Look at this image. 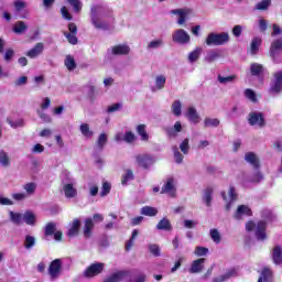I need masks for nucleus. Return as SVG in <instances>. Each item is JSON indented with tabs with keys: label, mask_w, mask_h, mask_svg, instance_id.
I'll use <instances>...</instances> for the list:
<instances>
[{
	"label": "nucleus",
	"mask_w": 282,
	"mask_h": 282,
	"mask_svg": "<svg viewBox=\"0 0 282 282\" xmlns=\"http://www.w3.org/2000/svg\"><path fill=\"white\" fill-rule=\"evenodd\" d=\"M67 3L72 6L74 12H80L83 10V2L80 0H67Z\"/></svg>",
	"instance_id": "obj_52"
},
{
	"label": "nucleus",
	"mask_w": 282,
	"mask_h": 282,
	"mask_svg": "<svg viewBox=\"0 0 282 282\" xmlns=\"http://www.w3.org/2000/svg\"><path fill=\"white\" fill-rule=\"evenodd\" d=\"M270 94L276 96L282 91V70H278L273 74V79L270 84Z\"/></svg>",
	"instance_id": "obj_6"
},
{
	"label": "nucleus",
	"mask_w": 282,
	"mask_h": 282,
	"mask_svg": "<svg viewBox=\"0 0 282 282\" xmlns=\"http://www.w3.org/2000/svg\"><path fill=\"white\" fill-rule=\"evenodd\" d=\"M282 52V39L276 40L271 45V56L276 58V55Z\"/></svg>",
	"instance_id": "obj_28"
},
{
	"label": "nucleus",
	"mask_w": 282,
	"mask_h": 282,
	"mask_svg": "<svg viewBox=\"0 0 282 282\" xmlns=\"http://www.w3.org/2000/svg\"><path fill=\"white\" fill-rule=\"evenodd\" d=\"M245 162L253 166V169H259V156L254 152H247L245 154Z\"/></svg>",
	"instance_id": "obj_19"
},
{
	"label": "nucleus",
	"mask_w": 282,
	"mask_h": 282,
	"mask_svg": "<svg viewBox=\"0 0 282 282\" xmlns=\"http://www.w3.org/2000/svg\"><path fill=\"white\" fill-rule=\"evenodd\" d=\"M64 36H66L68 43H70V45H76V43H78V37H76L75 33H67L64 32Z\"/></svg>",
	"instance_id": "obj_62"
},
{
	"label": "nucleus",
	"mask_w": 282,
	"mask_h": 282,
	"mask_svg": "<svg viewBox=\"0 0 282 282\" xmlns=\"http://www.w3.org/2000/svg\"><path fill=\"white\" fill-rule=\"evenodd\" d=\"M245 217H252V209L247 205H239L234 213V219L240 221V219H243Z\"/></svg>",
	"instance_id": "obj_12"
},
{
	"label": "nucleus",
	"mask_w": 282,
	"mask_h": 282,
	"mask_svg": "<svg viewBox=\"0 0 282 282\" xmlns=\"http://www.w3.org/2000/svg\"><path fill=\"white\" fill-rule=\"evenodd\" d=\"M221 55L217 50H210L206 53L205 61L206 63H215Z\"/></svg>",
	"instance_id": "obj_30"
},
{
	"label": "nucleus",
	"mask_w": 282,
	"mask_h": 282,
	"mask_svg": "<svg viewBox=\"0 0 282 282\" xmlns=\"http://www.w3.org/2000/svg\"><path fill=\"white\" fill-rule=\"evenodd\" d=\"M272 260L275 265H281L282 263V249L280 246L273 248Z\"/></svg>",
	"instance_id": "obj_26"
},
{
	"label": "nucleus",
	"mask_w": 282,
	"mask_h": 282,
	"mask_svg": "<svg viewBox=\"0 0 282 282\" xmlns=\"http://www.w3.org/2000/svg\"><path fill=\"white\" fill-rule=\"evenodd\" d=\"M133 180V171L131 170H126L122 178H121V184L127 185L129 184V182H131Z\"/></svg>",
	"instance_id": "obj_47"
},
{
	"label": "nucleus",
	"mask_w": 282,
	"mask_h": 282,
	"mask_svg": "<svg viewBox=\"0 0 282 282\" xmlns=\"http://www.w3.org/2000/svg\"><path fill=\"white\" fill-rule=\"evenodd\" d=\"M172 113H174L177 118L182 116V101L175 100L172 104Z\"/></svg>",
	"instance_id": "obj_46"
},
{
	"label": "nucleus",
	"mask_w": 282,
	"mask_h": 282,
	"mask_svg": "<svg viewBox=\"0 0 282 282\" xmlns=\"http://www.w3.org/2000/svg\"><path fill=\"white\" fill-rule=\"evenodd\" d=\"M204 127L208 129L209 127H219V119L217 118H205Z\"/></svg>",
	"instance_id": "obj_49"
},
{
	"label": "nucleus",
	"mask_w": 282,
	"mask_h": 282,
	"mask_svg": "<svg viewBox=\"0 0 282 282\" xmlns=\"http://www.w3.org/2000/svg\"><path fill=\"white\" fill-rule=\"evenodd\" d=\"M26 30H28V24L23 21H18L13 25V32L15 34H23V32H25Z\"/></svg>",
	"instance_id": "obj_35"
},
{
	"label": "nucleus",
	"mask_w": 282,
	"mask_h": 282,
	"mask_svg": "<svg viewBox=\"0 0 282 282\" xmlns=\"http://www.w3.org/2000/svg\"><path fill=\"white\" fill-rule=\"evenodd\" d=\"M149 250L153 257H160V246L158 245H149Z\"/></svg>",
	"instance_id": "obj_64"
},
{
	"label": "nucleus",
	"mask_w": 282,
	"mask_h": 282,
	"mask_svg": "<svg viewBox=\"0 0 282 282\" xmlns=\"http://www.w3.org/2000/svg\"><path fill=\"white\" fill-rule=\"evenodd\" d=\"M130 276L129 271H118L107 278L104 282H119V281H124V279H128Z\"/></svg>",
	"instance_id": "obj_17"
},
{
	"label": "nucleus",
	"mask_w": 282,
	"mask_h": 282,
	"mask_svg": "<svg viewBox=\"0 0 282 282\" xmlns=\"http://www.w3.org/2000/svg\"><path fill=\"white\" fill-rule=\"evenodd\" d=\"M196 257H206L208 254V248L206 247H196L194 250Z\"/></svg>",
	"instance_id": "obj_58"
},
{
	"label": "nucleus",
	"mask_w": 282,
	"mask_h": 282,
	"mask_svg": "<svg viewBox=\"0 0 282 282\" xmlns=\"http://www.w3.org/2000/svg\"><path fill=\"white\" fill-rule=\"evenodd\" d=\"M166 85V77L164 75H159L155 78V88L156 89H164Z\"/></svg>",
	"instance_id": "obj_50"
},
{
	"label": "nucleus",
	"mask_w": 282,
	"mask_h": 282,
	"mask_svg": "<svg viewBox=\"0 0 282 282\" xmlns=\"http://www.w3.org/2000/svg\"><path fill=\"white\" fill-rule=\"evenodd\" d=\"M56 231V224L54 223H48L46 226H45V235L51 237V235H54V232Z\"/></svg>",
	"instance_id": "obj_57"
},
{
	"label": "nucleus",
	"mask_w": 282,
	"mask_h": 282,
	"mask_svg": "<svg viewBox=\"0 0 282 282\" xmlns=\"http://www.w3.org/2000/svg\"><path fill=\"white\" fill-rule=\"evenodd\" d=\"M164 45V41L162 39L152 40L148 44V50H160Z\"/></svg>",
	"instance_id": "obj_45"
},
{
	"label": "nucleus",
	"mask_w": 282,
	"mask_h": 282,
	"mask_svg": "<svg viewBox=\"0 0 282 282\" xmlns=\"http://www.w3.org/2000/svg\"><path fill=\"white\" fill-rule=\"evenodd\" d=\"M43 50H45V45L40 42L26 53V56L29 58H37V56H41L43 54Z\"/></svg>",
	"instance_id": "obj_18"
},
{
	"label": "nucleus",
	"mask_w": 282,
	"mask_h": 282,
	"mask_svg": "<svg viewBox=\"0 0 282 282\" xmlns=\"http://www.w3.org/2000/svg\"><path fill=\"white\" fill-rule=\"evenodd\" d=\"M79 230H80V220L76 218L72 221L70 227L67 231V236L76 237V235H78Z\"/></svg>",
	"instance_id": "obj_24"
},
{
	"label": "nucleus",
	"mask_w": 282,
	"mask_h": 282,
	"mask_svg": "<svg viewBox=\"0 0 282 282\" xmlns=\"http://www.w3.org/2000/svg\"><path fill=\"white\" fill-rule=\"evenodd\" d=\"M7 122L8 124H10L12 129H19V127H23V119H17V120L7 119Z\"/></svg>",
	"instance_id": "obj_55"
},
{
	"label": "nucleus",
	"mask_w": 282,
	"mask_h": 282,
	"mask_svg": "<svg viewBox=\"0 0 282 282\" xmlns=\"http://www.w3.org/2000/svg\"><path fill=\"white\" fill-rule=\"evenodd\" d=\"M0 166H3L4 169L10 166V155L3 150H0Z\"/></svg>",
	"instance_id": "obj_36"
},
{
	"label": "nucleus",
	"mask_w": 282,
	"mask_h": 282,
	"mask_svg": "<svg viewBox=\"0 0 282 282\" xmlns=\"http://www.w3.org/2000/svg\"><path fill=\"white\" fill-rule=\"evenodd\" d=\"M90 23L96 30H109L113 23L111 9L105 3H95L90 7Z\"/></svg>",
	"instance_id": "obj_1"
},
{
	"label": "nucleus",
	"mask_w": 282,
	"mask_h": 282,
	"mask_svg": "<svg viewBox=\"0 0 282 282\" xmlns=\"http://www.w3.org/2000/svg\"><path fill=\"white\" fill-rule=\"evenodd\" d=\"M172 41L178 45H186L191 43V35L185 30L178 29L172 34Z\"/></svg>",
	"instance_id": "obj_9"
},
{
	"label": "nucleus",
	"mask_w": 282,
	"mask_h": 282,
	"mask_svg": "<svg viewBox=\"0 0 282 282\" xmlns=\"http://www.w3.org/2000/svg\"><path fill=\"white\" fill-rule=\"evenodd\" d=\"M221 197L225 202L226 210H230L237 202V192L235 191V186H229L227 194L226 192H221Z\"/></svg>",
	"instance_id": "obj_7"
},
{
	"label": "nucleus",
	"mask_w": 282,
	"mask_h": 282,
	"mask_svg": "<svg viewBox=\"0 0 282 282\" xmlns=\"http://www.w3.org/2000/svg\"><path fill=\"white\" fill-rule=\"evenodd\" d=\"M258 282H272V270L264 267L260 273Z\"/></svg>",
	"instance_id": "obj_23"
},
{
	"label": "nucleus",
	"mask_w": 282,
	"mask_h": 282,
	"mask_svg": "<svg viewBox=\"0 0 282 282\" xmlns=\"http://www.w3.org/2000/svg\"><path fill=\"white\" fill-rule=\"evenodd\" d=\"M232 276H237V270H235V269H230L225 274L214 279V282L228 281V279H232Z\"/></svg>",
	"instance_id": "obj_34"
},
{
	"label": "nucleus",
	"mask_w": 282,
	"mask_h": 282,
	"mask_svg": "<svg viewBox=\"0 0 282 282\" xmlns=\"http://www.w3.org/2000/svg\"><path fill=\"white\" fill-rule=\"evenodd\" d=\"M11 197L15 202H23V200L28 199V194H25V193H13L11 195Z\"/></svg>",
	"instance_id": "obj_63"
},
{
	"label": "nucleus",
	"mask_w": 282,
	"mask_h": 282,
	"mask_svg": "<svg viewBox=\"0 0 282 282\" xmlns=\"http://www.w3.org/2000/svg\"><path fill=\"white\" fill-rule=\"evenodd\" d=\"M102 270H105V263L95 262L85 270L84 276H86L87 279H91L93 276H98V274L102 273Z\"/></svg>",
	"instance_id": "obj_10"
},
{
	"label": "nucleus",
	"mask_w": 282,
	"mask_h": 282,
	"mask_svg": "<svg viewBox=\"0 0 282 282\" xmlns=\"http://www.w3.org/2000/svg\"><path fill=\"white\" fill-rule=\"evenodd\" d=\"M105 144H107V134L106 133H101L99 137H98V140H97V147L102 150L105 149Z\"/></svg>",
	"instance_id": "obj_59"
},
{
	"label": "nucleus",
	"mask_w": 282,
	"mask_h": 282,
	"mask_svg": "<svg viewBox=\"0 0 282 282\" xmlns=\"http://www.w3.org/2000/svg\"><path fill=\"white\" fill-rule=\"evenodd\" d=\"M181 131H182V122L176 121L174 123V127L169 128L166 132H167V135H170V138H175L177 137V133H181Z\"/></svg>",
	"instance_id": "obj_31"
},
{
	"label": "nucleus",
	"mask_w": 282,
	"mask_h": 282,
	"mask_svg": "<svg viewBox=\"0 0 282 282\" xmlns=\"http://www.w3.org/2000/svg\"><path fill=\"white\" fill-rule=\"evenodd\" d=\"M65 197L72 198L77 195L76 188L74 187V180L70 183H67L63 187Z\"/></svg>",
	"instance_id": "obj_21"
},
{
	"label": "nucleus",
	"mask_w": 282,
	"mask_h": 282,
	"mask_svg": "<svg viewBox=\"0 0 282 282\" xmlns=\"http://www.w3.org/2000/svg\"><path fill=\"white\" fill-rule=\"evenodd\" d=\"M180 149L184 155H188V152L191 151V145L188 144V138L184 139L181 144Z\"/></svg>",
	"instance_id": "obj_53"
},
{
	"label": "nucleus",
	"mask_w": 282,
	"mask_h": 282,
	"mask_svg": "<svg viewBox=\"0 0 282 282\" xmlns=\"http://www.w3.org/2000/svg\"><path fill=\"white\" fill-rule=\"evenodd\" d=\"M36 246V238L34 236H26L24 239V248L26 250H32Z\"/></svg>",
	"instance_id": "obj_42"
},
{
	"label": "nucleus",
	"mask_w": 282,
	"mask_h": 282,
	"mask_svg": "<svg viewBox=\"0 0 282 282\" xmlns=\"http://www.w3.org/2000/svg\"><path fill=\"white\" fill-rule=\"evenodd\" d=\"M245 98H247V100H250V102H257V93H254V90L247 88L245 89Z\"/></svg>",
	"instance_id": "obj_48"
},
{
	"label": "nucleus",
	"mask_w": 282,
	"mask_h": 282,
	"mask_svg": "<svg viewBox=\"0 0 282 282\" xmlns=\"http://www.w3.org/2000/svg\"><path fill=\"white\" fill-rule=\"evenodd\" d=\"M141 215H145L147 217H155L158 215V209L151 206H144L141 209Z\"/></svg>",
	"instance_id": "obj_39"
},
{
	"label": "nucleus",
	"mask_w": 282,
	"mask_h": 282,
	"mask_svg": "<svg viewBox=\"0 0 282 282\" xmlns=\"http://www.w3.org/2000/svg\"><path fill=\"white\" fill-rule=\"evenodd\" d=\"M135 162L139 164L142 169H149L155 161L151 156V154H138L135 156Z\"/></svg>",
	"instance_id": "obj_13"
},
{
	"label": "nucleus",
	"mask_w": 282,
	"mask_h": 282,
	"mask_svg": "<svg viewBox=\"0 0 282 282\" xmlns=\"http://www.w3.org/2000/svg\"><path fill=\"white\" fill-rule=\"evenodd\" d=\"M203 202L208 208H210L213 204V188L208 187L204 191Z\"/></svg>",
	"instance_id": "obj_27"
},
{
	"label": "nucleus",
	"mask_w": 282,
	"mask_h": 282,
	"mask_svg": "<svg viewBox=\"0 0 282 282\" xmlns=\"http://www.w3.org/2000/svg\"><path fill=\"white\" fill-rule=\"evenodd\" d=\"M172 151L174 153V160H175L176 164H182V162H184V154H182V152H180V148H177V145H174L172 148Z\"/></svg>",
	"instance_id": "obj_43"
},
{
	"label": "nucleus",
	"mask_w": 282,
	"mask_h": 282,
	"mask_svg": "<svg viewBox=\"0 0 282 282\" xmlns=\"http://www.w3.org/2000/svg\"><path fill=\"white\" fill-rule=\"evenodd\" d=\"M209 235L214 243H221V234L219 232V230L210 229Z\"/></svg>",
	"instance_id": "obj_51"
},
{
	"label": "nucleus",
	"mask_w": 282,
	"mask_h": 282,
	"mask_svg": "<svg viewBox=\"0 0 282 282\" xmlns=\"http://www.w3.org/2000/svg\"><path fill=\"white\" fill-rule=\"evenodd\" d=\"M158 230H173V226H171V221L167 218H163L156 225Z\"/></svg>",
	"instance_id": "obj_37"
},
{
	"label": "nucleus",
	"mask_w": 282,
	"mask_h": 282,
	"mask_svg": "<svg viewBox=\"0 0 282 282\" xmlns=\"http://www.w3.org/2000/svg\"><path fill=\"white\" fill-rule=\"evenodd\" d=\"M230 41V35L228 33H209L206 39V45H226Z\"/></svg>",
	"instance_id": "obj_3"
},
{
	"label": "nucleus",
	"mask_w": 282,
	"mask_h": 282,
	"mask_svg": "<svg viewBox=\"0 0 282 282\" xmlns=\"http://www.w3.org/2000/svg\"><path fill=\"white\" fill-rule=\"evenodd\" d=\"M64 65H65L66 69H68V72H74V69H76V67H77L76 59H74V56H72V55H66Z\"/></svg>",
	"instance_id": "obj_32"
},
{
	"label": "nucleus",
	"mask_w": 282,
	"mask_h": 282,
	"mask_svg": "<svg viewBox=\"0 0 282 282\" xmlns=\"http://www.w3.org/2000/svg\"><path fill=\"white\" fill-rule=\"evenodd\" d=\"M9 219L15 226H21L23 224V214L10 210Z\"/></svg>",
	"instance_id": "obj_25"
},
{
	"label": "nucleus",
	"mask_w": 282,
	"mask_h": 282,
	"mask_svg": "<svg viewBox=\"0 0 282 282\" xmlns=\"http://www.w3.org/2000/svg\"><path fill=\"white\" fill-rule=\"evenodd\" d=\"M22 221H24L26 226H36V214H34L32 210H26L23 214Z\"/></svg>",
	"instance_id": "obj_20"
},
{
	"label": "nucleus",
	"mask_w": 282,
	"mask_h": 282,
	"mask_svg": "<svg viewBox=\"0 0 282 282\" xmlns=\"http://www.w3.org/2000/svg\"><path fill=\"white\" fill-rule=\"evenodd\" d=\"M259 47H261V39L254 37L251 42L250 53L252 55L257 54V52H259Z\"/></svg>",
	"instance_id": "obj_44"
},
{
	"label": "nucleus",
	"mask_w": 282,
	"mask_h": 282,
	"mask_svg": "<svg viewBox=\"0 0 282 282\" xmlns=\"http://www.w3.org/2000/svg\"><path fill=\"white\" fill-rule=\"evenodd\" d=\"M108 52H111L115 56H127L129 52H131V47L127 44H119L111 47V50H108Z\"/></svg>",
	"instance_id": "obj_14"
},
{
	"label": "nucleus",
	"mask_w": 282,
	"mask_h": 282,
	"mask_svg": "<svg viewBox=\"0 0 282 282\" xmlns=\"http://www.w3.org/2000/svg\"><path fill=\"white\" fill-rule=\"evenodd\" d=\"M52 105V99H50V97H44L42 99V102L40 104V108L42 109V111H45L46 109H50Z\"/></svg>",
	"instance_id": "obj_61"
},
{
	"label": "nucleus",
	"mask_w": 282,
	"mask_h": 282,
	"mask_svg": "<svg viewBox=\"0 0 282 282\" xmlns=\"http://www.w3.org/2000/svg\"><path fill=\"white\" fill-rule=\"evenodd\" d=\"M137 133L141 137V140L147 142L149 140V133H147V126L145 124H139L137 127Z\"/></svg>",
	"instance_id": "obj_40"
},
{
	"label": "nucleus",
	"mask_w": 282,
	"mask_h": 282,
	"mask_svg": "<svg viewBox=\"0 0 282 282\" xmlns=\"http://www.w3.org/2000/svg\"><path fill=\"white\" fill-rule=\"evenodd\" d=\"M23 191H25L24 195H26V197H32V195L36 193V183L34 182L25 183L23 185Z\"/></svg>",
	"instance_id": "obj_29"
},
{
	"label": "nucleus",
	"mask_w": 282,
	"mask_h": 282,
	"mask_svg": "<svg viewBox=\"0 0 282 282\" xmlns=\"http://www.w3.org/2000/svg\"><path fill=\"white\" fill-rule=\"evenodd\" d=\"M262 220L254 224V221L249 220L246 224V230L248 232H252L254 230L256 238L258 241H265L268 239V235L265 234V229L268 228V221H272V212L270 209H263L261 214Z\"/></svg>",
	"instance_id": "obj_2"
},
{
	"label": "nucleus",
	"mask_w": 282,
	"mask_h": 282,
	"mask_svg": "<svg viewBox=\"0 0 282 282\" xmlns=\"http://www.w3.org/2000/svg\"><path fill=\"white\" fill-rule=\"evenodd\" d=\"M138 235H139L138 229H134V230L132 231V236H131L130 240H128V241L126 242V250H127V251H129V250H131V248H133V241L135 240V237H138Z\"/></svg>",
	"instance_id": "obj_54"
},
{
	"label": "nucleus",
	"mask_w": 282,
	"mask_h": 282,
	"mask_svg": "<svg viewBox=\"0 0 282 282\" xmlns=\"http://www.w3.org/2000/svg\"><path fill=\"white\" fill-rule=\"evenodd\" d=\"M109 193H111V184L108 182H104L100 196L107 197V195H109Z\"/></svg>",
	"instance_id": "obj_60"
},
{
	"label": "nucleus",
	"mask_w": 282,
	"mask_h": 282,
	"mask_svg": "<svg viewBox=\"0 0 282 282\" xmlns=\"http://www.w3.org/2000/svg\"><path fill=\"white\" fill-rule=\"evenodd\" d=\"M272 3V0H262L256 6V10H268Z\"/></svg>",
	"instance_id": "obj_56"
},
{
	"label": "nucleus",
	"mask_w": 282,
	"mask_h": 282,
	"mask_svg": "<svg viewBox=\"0 0 282 282\" xmlns=\"http://www.w3.org/2000/svg\"><path fill=\"white\" fill-rule=\"evenodd\" d=\"M199 56H202V47H196L188 54L189 63H195L196 61H199Z\"/></svg>",
	"instance_id": "obj_38"
},
{
	"label": "nucleus",
	"mask_w": 282,
	"mask_h": 282,
	"mask_svg": "<svg viewBox=\"0 0 282 282\" xmlns=\"http://www.w3.org/2000/svg\"><path fill=\"white\" fill-rule=\"evenodd\" d=\"M204 263H206V259L199 258L197 260H194L189 268L191 274H199L204 270Z\"/></svg>",
	"instance_id": "obj_15"
},
{
	"label": "nucleus",
	"mask_w": 282,
	"mask_h": 282,
	"mask_svg": "<svg viewBox=\"0 0 282 282\" xmlns=\"http://www.w3.org/2000/svg\"><path fill=\"white\" fill-rule=\"evenodd\" d=\"M248 122L251 127L262 129V127H265V117H263V112L252 111L248 116Z\"/></svg>",
	"instance_id": "obj_5"
},
{
	"label": "nucleus",
	"mask_w": 282,
	"mask_h": 282,
	"mask_svg": "<svg viewBox=\"0 0 282 282\" xmlns=\"http://www.w3.org/2000/svg\"><path fill=\"white\" fill-rule=\"evenodd\" d=\"M250 72L252 76H261V73L263 72V66L259 63H253L250 66Z\"/></svg>",
	"instance_id": "obj_41"
},
{
	"label": "nucleus",
	"mask_w": 282,
	"mask_h": 282,
	"mask_svg": "<svg viewBox=\"0 0 282 282\" xmlns=\"http://www.w3.org/2000/svg\"><path fill=\"white\" fill-rule=\"evenodd\" d=\"M91 230H94V219L87 218L84 226V236L86 238L91 237Z\"/></svg>",
	"instance_id": "obj_33"
},
{
	"label": "nucleus",
	"mask_w": 282,
	"mask_h": 282,
	"mask_svg": "<svg viewBox=\"0 0 282 282\" xmlns=\"http://www.w3.org/2000/svg\"><path fill=\"white\" fill-rule=\"evenodd\" d=\"M79 131L86 140H91V138H94V130L89 128V123H82L79 126Z\"/></svg>",
	"instance_id": "obj_22"
},
{
	"label": "nucleus",
	"mask_w": 282,
	"mask_h": 282,
	"mask_svg": "<svg viewBox=\"0 0 282 282\" xmlns=\"http://www.w3.org/2000/svg\"><path fill=\"white\" fill-rule=\"evenodd\" d=\"M175 193H177V181L175 180V177L169 176L161 188V195H169L170 197H175Z\"/></svg>",
	"instance_id": "obj_4"
},
{
	"label": "nucleus",
	"mask_w": 282,
	"mask_h": 282,
	"mask_svg": "<svg viewBox=\"0 0 282 282\" xmlns=\"http://www.w3.org/2000/svg\"><path fill=\"white\" fill-rule=\"evenodd\" d=\"M170 14H175L176 17H178L177 24L184 25L188 20V17L193 14V9H189V8L173 9L170 11Z\"/></svg>",
	"instance_id": "obj_8"
},
{
	"label": "nucleus",
	"mask_w": 282,
	"mask_h": 282,
	"mask_svg": "<svg viewBox=\"0 0 282 282\" xmlns=\"http://www.w3.org/2000/svg\"><path fill=\"white\" fill-rule=\"evenodd\" d=\"M185 117L189 120V122H193V124H199V113H197V109L195 107H188Z\"/></svg>",
	"instance_id": "obj_16"
},
{
	"label": "nucleus",
	"mask_w": 282,
	"mask_h": 282,
	"mask_svg": "<svg viewBox=\"0 0 282 282\" xmlns=\"http://www.w3.org/2000/svg\"><path fill=\"white\" fill-rule=\"evenodd\" d=\"M61 270H63V262L61 259L53 260L48 267V274L51 279H58V276H61Z\"/></svg>",
	"instance_id": "obj_11"
}]
</instances>
